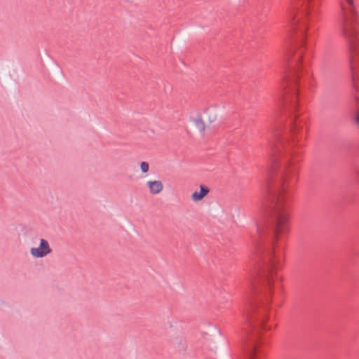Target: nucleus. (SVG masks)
I'll return each instance as SVG.
<instances>
[{
  "label": "nucleus",
  "mask_w": 359,
  "mask_h": 359,
  "mask_svg": "<svg viewBox=\"0 0 359 359\" xmlns=\"http://www.w3.org/2000/svg\"><path fill=\"white\" fill-rule=\"evenodd\" d=\"M52 252L48 241L43 238L40 240L39 248H32L30 249L31 255L36 258H42Z\"/></svg>",
  "instance_id": "obj_1"
},
{
  "label": "nucleus",
  "mask_w": 359,
  "mask_h": 359,
  "mask_svg": "<svg viewBox=\"0 0 359 359\" xmlns=\"http://www.w3.org/2000/svg\"><path fill=\"white\" fill-rule=\"evenodd\" d=\"M359 95L355 94L353 100L350 103V110L352 113H355V122L359 126Z\"/></svg>",
  "instance_id": "obj_2"
},
{
  "label": "nucleus",
  "mask_w": 359,
  "mask_h": 359,
  "mask_svg": "<svg viewBox=\"0 0 359 359\" xmlns=\"http://www.w3.org/2000/svg\"><path fill=\"white\" fill-rule=\"evenodd\" d=\"M147 184L149 189L150 193L152 194H158L163 189L162 182L158 180L149 181Z\"/></svg>",
  "instance_id": "obj_3"
},
{
  "label": "nucleus",
  "mask_w": 359,
  "mask_h": 359,
  "mask_svg": "<svg viewBox=\"0 0 359 359\" xmlns=\"http://www.w3.org/2000/svg\"><path fill=\"white\" fill-rule=\"evenodd\" d=\"M210 191V189L208 187L205 185L200 186V191H194L191 194V199L194 201H201Z\"/></svg>",
  "instance_id": "obj_4"
},
{
  "label": "nucleus",
  "mask_w": 359,
  "mask_h": 359,
  "mask_svg": "<svg viewBox=\"0 0 359 359\" xmlns=\"http://www.w3.org/2000/svg\"><path fill=\"white\" fill-rule=\"evenodd\" d=\"M191 121L195 123L196 126L198 128L201 133H204L205 130V126L201 115H198L196 118H192Z\"/></svg>",
  "instance_id": "obj_5"
},
{
  "label": "nucleus",
  "mask_w": 359,
  "mask_h": 359,
  "mask_svg": "<svg viewBox=\"0 0 359 359\" xmlns=\"http://www.w3.org/2000/svg\"><path fill=\"white\" fill-rule=\"evenodd\" d=\"M140 168L143 173H146L149 171V165L146 161H142L140 163Z\"/></svg>",
  "instance_id": "obj_6"
},
{
  "label": "nucleus",
  "mask_w": 359,
  "mask_h": 359,
  "mask_svg": "<svg viewBox=\"0 0 359 359\" xmlns=\"http://www.w3.org/2000/svg\"><path fill=\"white\" fill-rule=\"evenodd\" d=\"M205 113L206 114H209V121L210 123H212L213 121H215L216 120V115L215 114H212V111L211 109H208L206 111H205Z\"/></svg>",
  "instance_id": "obj_7"
}]
</instances>
